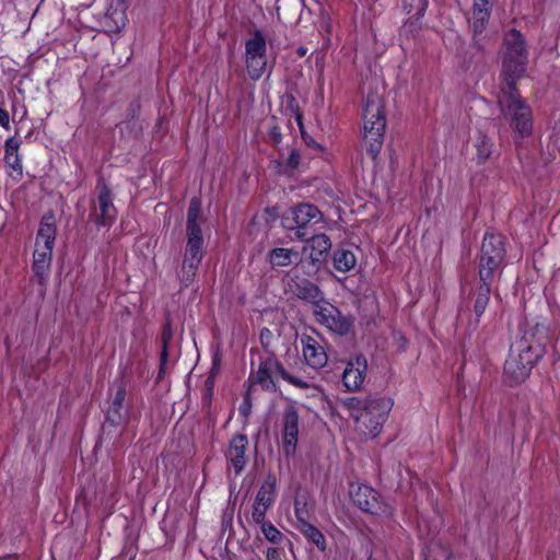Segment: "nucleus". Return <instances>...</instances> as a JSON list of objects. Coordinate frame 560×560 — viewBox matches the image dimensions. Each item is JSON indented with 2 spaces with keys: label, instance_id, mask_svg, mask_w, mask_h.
Returning <instances> with one entry per match:
<instances>
[{
  "label": "nucleus",
  "instance_id": "cd10ccee",
  "mask_svg": "<svg viewBox=\"0 0 560 560\" xmlns=\"http://www.w3.org/2000/svg\"><path fill=\"white\" fill-rule=\"evenodd\" d=\"M475 148L478 161L485 162L492 155L494 143L487 135L479 131L475 140Z\"/></svg>",
  "mask_w": 560,
  "mask_h": 560
},
{
  "label": "nucleus",
  "instance_id": "1a4fd4ad",
  "mask_svg": "<svg viewBox=\"0 0 560 560\" xmlns=\"http://www.w3.org/2000/svg\"><path fill=\"white\" fill-rule=\"evenodd\" d=\"M187 242L184 257H203V234L201 230V202L192 198L187 211Z\"/></svg>",
  "mask_w": 560,
  "mask_h": 560
},
{
  "label": "nucleus",
  "instance_id": "ddd939ff",
  "mask_svg": "<svg viewBox=\"0 0 560 560\" xmlns=\"http://www.w3.org/2000/svg\"><path fill=\"white\" fill-rule=\"evenodd\" d=\"M299 412L293 405L285 407L282 416V447L287 456L295 453L299 436Z\"/></svg>",
  "mask_w": 560,
  "mask_h": 560
},
{
  "label": "nucleus",
  "instance_id": "bb28decb",
  "mask_svg": "<svg viewBox=\"0 0 560 560\" xmlns=\"http://www.w3.org/2000/svg\"><path fill=\"white\" fill-rule=\"evenodd\" d=\"M125 397H126V390L122 386H119L116 390L114 398H113L112 405L107 411V419L115 424H119L124 419L122 404H124Z\"/></svg>",
  "mask_w": 560,
  "mask_h": 560
},
{
  "label": "nucleus",
  "instance_id": "5701e85b",
  "mask_svg": "<svg viewBox=\"0 0 560 560\" xmlns=\"http://www.w3.org/2000/svg\"><path fill=\"white\" fill-rule=\"evenodd\" d=\"M127 22L126 13L122 9H108L103 21V27L106 30V32L115 33L120 31Z\"/></svg>",
  "mask_w": 560,
  "mask_h": 560
},
{
  "label": "nucleus",
  "instance_id": "aec40b11",
  "mask_svg": "<svg viewBox=\"0 0 560 560\" xmlns=\"http://www.w3.org/2000/svg\"><path fill=\"white\" fill-rule=\"evenodd\" d=\"M267 259L273 268L288 267L300 260V254L293 248L277 247L268 253Z\"/></svg>",
  "mask_w": 560,
  "mask_h": 560
},
{
  "label": "nucleus",
  "instance_id": "4be33fe9",
  "mask_svg": "<svg viewBox=\"0 0 560 560\" xmlns=\"http://www.w3.org/2000/svg\"><path fill=\"white\" fill-rule=\"evenodd\" d=\"M202 257H184L178 279L183 287H188L195 279Z\"/></svg>",
  "mask_w": 560,
  "mask_h": 560
},
{
  "label": "nucleus",
  "instance_id": "ea45409f",
  "mask_svg": "<svg viewBox=\"0 0 560 560\" xmlns=\"http://www.w3.org/2000/svg\"><path fill=\"white\" fill-rule=\"evenodd\" d=\"M295 516H296V520H298L296 528L299 529L300 518H304V517H303V511H302V509L299 508V502L298 501H295Z\"/></svg>",
  "mask_w": 560,
  "mask_h": 560
},
{
  "label": "nucleus",
  "instance_id": "4c0bfd02",
  "mask_svg": "<svg viewBox=\"0 0 560 560\" xmlns=\"http://www.w3.org/2000/svg\"><path fill=\"white\" fill-rule=\"evenodd\" d=\"M0 126L4 129L10 128V116L9 113L0 107Z\"/></svg>",
  "mask_w": 560,
  "mask_h": 560
},
{
  "label": "nucleus",
  "instance_id": "6ab92c4d",
  "mask_svg": "<svg viewBox=\"0 0 560 560\" xmlns=\"http://www.w3.org/2000/svg\"><path fill=\"white\" fill-rule=\"evenodd\" d=\"M35 246L36 248L34 252L33 270L42 282L46 277L47 271L49 270L54 247L49 245L37 244H35Z\"/></svg>",
  "mask_w": 560,
  "mask_h": 560
},
{
  "label": "nucleus",
  "instance_id": "c9c22d12",
  "mask_svg": "<svg viewBox=\"0 0 560 560\" xmlns=\"http://www.w3.org/2000/svg\"><path fill=\"white\" fill-rule=\"evenodd\" d=\"M300 159L301 156L299 152L292 150L285 161L287 168H289L290 171L295 170L300 164Z\"/></svg>",
  "mask_w": 560,
  "mask_h": 560
},
{
  "label": "nucleus",
  "instance_id": "7c9ffc66",
  "mask_svg": "<svg viewBox=\"0 0 560 560\" xmlns=\"http://www.w3.org/2000/svg\"><path fill=\"white\" fill-rule=\"evenodd\" d=\"M173 329L170 322L165 323L162 329L161 335V343H162V353L160 358L161 366L163 368L168 359L170 349H171V342L173 340Z\"/></svg>",
  "mask_w": 560,
  "mask_h": 560
},
{
  "label": "nucleus",
  "instance_id": "2eb2a0df",
  "mask_svg": "<svg viewBox=\"0 0 560 560\" xmlns=\"http://www.w3.org/2000/svg\"><path fill=\"white\" fill-rule=\"evenodd\" d=\"M302 353L307 365L313 369H320L328 361L327 353L320 341L312 336L301 337Z\"/></svg>",
  "mask_w": 560,
  "mask_h": 560
},
{
  "label": "nucleus",
  "instance_id": "c756f323",
  "mask_svg": "<svg viewBox=\"0 0 560 560\" xmlns=\"http://www.w3.org/2000/svg\"><path fill=\"white\" fill-rule=\"evenodd\" d=\"M424 560H455V558L446 546L433 541L427 547Z\"/></svg>",
  "mask_w": 560,
  "mask_h": 560
},
{
  "label": "nucleus",
  "instance_id": "7ed1b4c3",
  "mask_svg": "<svg viewBox=\"0 0 560 560\" xmlns=\"http://www.w3.org/2000/svg\"><path fill=\"white\" fill-rule=\"evenodd\" d=\"M289 287L299 299L314 304L313 313L322 325L341 336L350 331L353 325L352 317L343 315L336 306L324 301L322 292L316 284L307 279H291Z\"/></svg>",
  "mask_w": 560,
  "mask_h": 560
},
{
  "label": "nucleus",
  "instance_id": "6e6552de",
  "mask_svg": "<svg viewBox=\"0 0 560 560\" xmlns=\"http://www.w3.org/2000/svg\"><path fill=\"white\" fill-rule=\"evenodd\" d=\"M539 354L532 346L521 343L512 346L509 358L504 364V376L511 385L524 382L534 364L538 360Z\"/></svg>",
  "mask_w": 560,
  "mask_h": 560
},
{
  "label": "nucleus",
  "instance_id": "c85d7f7f",
  "mask_svg": "<svg viewBox=\"0 0 560 560\" xmlns=\"http://www.w3.org/2000/svg\"><path fill=\"white\" fill-rule=\"evenodd\" d=\"M357 264L354 254L351 250L339 249L334 255V266L338 271L347 272Z\"/></svg>",
  "mask_w": 560,
  "mask_h": 560
},
{
  "label": "nucleus",
  "instance_id": "9d476101",
  "mask_svg": "<svg viewBox=\"0 0 560 560\" xmlns=\"http://www.w3.org/2000/svg\"><path fill=\"white\" fill-rule=\"evenodd\" d=\"M246 68L253 80H258L265 72L266 40L261 32L256 31L254 36L245 43Z\"/></svg>",
  "mask_w": 560,
  "mask_h": 560
},
{
  "label": "nucleus",
  "instance_id": "2f4dec72",
  "mask_svg": "<svg viewBox=\"0 0 560 560\" xmlns=\"http://www.w3.org/2000/svg\"><path fill=\"white\" fill-rule=\"evenodd\" d=\"M492 283L483 284L480 287L479 292L475 300L474 311L477 317H480L489 303V295Z\"/></svg>",
  "mask_w": 560,
  "mask_h": 560
},
{
  "label": "nucleus",
  "instance_id": "412c9836",
  "mask_svg": "<svg viewBox=\"0 0 560 560\" xmlns=\"http://www.w3.org/2000/svg\"><path fill=\"white\" fill-rule=\"evenodd\" d=\"M56 238V226L52 215H45L42 219L36 236L37 245H49L54 247Z\"/></svg>",
  "mask_w": 560,
  "mask_h": 560
},
{
  "label": "nucleus",
  "instance_id": "a211bd4d",
  "mask_svg": "<svg viewBox=\"0 0 560 560\" xmlns=\"http://www.w3.org/2000/svg\"><path fill=\"white\" fill-rule=\"evenodd\" d=\"M493 0H474L470 24L475 39L481 34L488 24Z\"/></svg>",
  "mask_w": 560,
  "mask_h": 560
},
{
  "label": "nucleus",
  "instance_id": "f3484780",
  "mask_svg": "<svg viewBox=\"0 0 560 560\" xmlns=\"http://www.w3.org/2000/svg\"><path fill=\"white\" fill-rule=\"evenodd\" d=\"M303 252H310V258L313 264L319 262L329 253L331 248L330 238L324 233H313L306 240Z\"/></svg>",
  "mask_w": 560,
  "mask_h": 560
},
{
  "label": "nucleus",
  "instance_id": "f257e3e1",
  "mask_svg": "<svg viewBox=\"0 0 560 560\" xmlns=\"http://www.w3.org/2000/svg\"><path fill=\"white\" fill-rule=\"evenodd\" d=\"M502 86L498 94L501 113L511 117L515 132L524 137L532 132V110L520 96L515 82L523 78L527 68L528 54L523 35L516 30L505 33L502 46Z\"/></svg>",
  "mask_w": 560,
  "mask_h": 560
},
{
  "label": "nucleus",
  "instance_id": "393cba45",
  "mask_svg": "<svg viewBox=\"0 0 560 560\" xmlns=\"http://www.w3.org/2000/svg\"><path fill=\"white\" fill-rule=\"evenodd\" d=\"M276 498V478L273 476H268L265 481L261 483L256 498L255 503H259L261 505L271 506L275 502Z\"/></svg>",
  "mask_w": 560,
  "mask_h": 560
},
{
  "label": "nucleus",
  "instance_id": "9b49d317",
  "mask_svg": "<svg viewBox=\"0 0 560 560\" xmlns=\"http://www.w3.org/2000/svg\"><path fill=\"white\" fill-rule=\"evenodd\" d=\"M353 503L362 511L374 515H389L390 509L383 503L378 492L370 486L359 485L351 490Z\"/></svg>",
  "mask_w": 560,
  "mask_h": 560
},
{
  "label": "nucleus",
  "instance_id": "f03ea898",
  "mask_svg": "<svg viewBox=\"0 0 560 560\" xmlns=\"http://www.w3.org/2000/svg\"><path fill=\"white\" fill-rule=\"evenodd\" d=\"M355 424V431L364 436L376 438L390 412L394 401L386 396L351 397L345 401Z\"/></svg>",
  "mask_w": 560,
  "mask_h": 560
},
{
  "label": "nucleus",
  "instance_id": "b1692460",
  "mask_svg": "<svg viewBox=\"0 0 560 560\" xmlns=\"http://www.w3.org/2000/svg\"><path fill=\"white\" fill-rule=\"evenodd\" d=\"M20 140L10 137L4 145V161L14 171L22 173V162L19 155Z\"/></svg>",
  "mask_w": 560,
  "mask_h": 560
},
{
  "label": "nucleus",
  "instance_id": "dca6fc26",
  "mask_svg": "<svg viewBox=\"0 0 560 560\" xmlns=\"http://www.w3.org/2000/svg\"><path fill=\"white\" fill-rule=\"evenodd\" d=\"M247 438L243 434H237L233 436L230 441L229 450L226 452V458L230 462L231 466L234 468L236 474H240L247 463Z\"/></svg>",
  "mask_w": 560,
  "mask_h": 560
},
{
  "label": "nucleus",
  "instance_id": "a19ab883",
  "mask_svg": "<svg viewBox=\"0 0 560 560\" xmlns=\"http://www.w3.org/2000/svg\"><path fill=\"white\" fill-rule=\"evenodd\" d=\"M242 411H243V413H246L247 408H244V409L242 408Z\"/></svg>",
  "mask_w": 560,
  "mask_h": 560
},
{
  "label": "nucleus",
  "instance_id": "39448f33",
  "mask_svg": "<svg viewBox=\"0 0 560 560\" xmlns=\"http://www.w3.org/2000/svg\"><path fill=\"white\" fill-rule=\"evenodd\" d=\"M385 127L383 98L378 94H369L364 107L363 142L368 155L373 160L382 149Z\"/></svg>",
  "mask_w": 560,
  "mask_h": 560
},
{
  "label": "nucleus",
  "instance_id": "f8f14e48",
  "mask_svg": "<svg viewBox=\"0 0 560 560\" xmlns=\"http://www.w3.org/2000/svg\"><path fill=\"white\" fill-rule=\"evenodd\" d=\"M97 199L94 202L91 217L97 225H110L116 218V208L113 203L110 189L104 183L96 186Z\"/></svg>",
  "mask_w": 560,
  "mask_h": 560
},
{
  "label": "nucleus",
  "instance_id": "20e7f679",
  "mask_svg": "<svg viewBox=\"0 0 560 560\" xmlns=\"http://www.w3.org/2000/svg\"><path fill=\"white\" fill-rule=\"evenodd\" d=\"M506 246L502 234L487 232L482 238L478 273L483 284L493 283L505 266Z\"/></svg>",
  "mask_w": 560,
  "mask_h": 560
},
{
  "label": "nucleus",
  "instance_id": "79ce46f5",
  "mask_svg": "<svg viewBox=\"0 0 560 560\" xmlns=\"http://www.w3.org/2000/svg\"><path fill=\"white\" fill-rule=\"evenodd\" d=\"M242 411H243V413H246L247 408H244V409L242 408Z\"/></svg>",
  "mask_w": 560,
  "mask_h": 560
},
{
  "label": "nucleus",
  "instance_id": "473e14b6",
  "mask_svg": "<svg viewBox=\"0 0 560 560\" xmlns=\"http://www.w3.org/2000/svg\"><path fill=\"white\" fill-rule=\"evenodd\" d=\"M402 7L407 14L419 19L427 10L428 0H402Z\"/></svg>",
  "mask_w": 560,
  "mask_h": 560
},
{
  "label": "nucleus",
  "instance_id": "f704fd0d",
  "mask_svg": "<svg viewBox=\"0 0 560 560\" xmlns=\"http://www.w3.org/2000/svg\"><path fill=\"white\" fill-rule=\"evenodd\" d=\"M268 509H269V506L261 505L259 503L254 502L253 513H252V518H253L254 523H256L258 525L266 523L265 517H266V513H267Z\"/></svg>",
  "mask_w": 560,
  "mask_h": 560
},
{
  "label": "nucleus",
  "instance_id": "0eeeda50",
  "mask_svg": "<svg viewBox=\"0 0 560 560\" xmlns=\"http://www.w3.org/2000/svg\"><path fill=\"white\" fill-rule=\"evenodd\" d=\"M278 374L284 381L296 387H308V384L305 381L289 374L278 359L272 354L261 359L257 371L250 373L249 381L252 385H259L264 390L275 392L277 389L276 375Z\"/></svg>",
  "mask_w": 560,
  "mask_h": 560
},
{
  "label": "nucleus",
  "instance_id": "a878e982",
  "mask_svg": "<svg viewBox=\"0 0 560 560\" xmlns=\"http://www.w3.org/2000/svg\"><path fill=\"white\" fill-rule=\"evenodd\" d=\"M299 530L305 536V538L316 545L318 549L322 551L326 549L327 545L323 533L305 518H300Z\"/></svg>",
  "mask_w": 560,
  "mask_h": 560
},
{
  "label": "nucleus",
  "instance_id": "423d86ee",
  "mask_svg": "<svg viewBox=\"0 0 560 560\" xmlns=\"http://www.w3.org/2000/svg\"><path fill=\"white\" fill-rule=\"evenodd\" d=\"M323 222V213L311 203H300L290 208L281 218L283 229L294 231L298 240H306L322 228Z\"/></svg>",
  "mask_w": 560,
  "mask_h": 560
},
{
  "label": "nucleus",
  "instance_id": "72a5a7b5",
  "mask_svg": "<svg viewBox=\"0 0 560 560\" xmlns=\"http://www.w3.org/2000/svg\"><path fill=\"white\" fill-rule=\"evenodd\" d=\"M260 529L265 538L272 544H278L283 538V534L270 522L261 524Z\"/></svg>",
  "mask_w": 560,
  "mask_h": 560
},
{
  "label": "nucleus",
  "instance_id": "e433bc0d",
  "mask_svg": "<svg viewBox=\"0 0 560 560\" xmlns=\"http://www.w3.org/2000/svg\"><path fill=\"white\" fill-rule=\"evenodd\" d=\"M283 550L278 548H268L266 551L267 560H282Z\"/></svg>",
  "mask_w": 560,
  "mask_h": 560
},
{
  "label": "nucleus",
  "instance_id": "58836bf2",
  "mask_svg": "<svg viewBox=\"0 0 560 560\" xmlns=\"http://www.w3.org/2000/svg\"><path fill=\"white\" fill-rule=\"evenodd\" d=\"M270 137L275 144H278L281 142L282 135H281L280 128L278 126H273L270 129Z\"/></svg>",
  "mask_w": 560,
  "mask_h": 560
},
{
  "label": "nucleus",
  "instance_id": "4468645a",
  "mask_svg": "<svg viewBox=\"0 0 560 560\" xmlns=\"http://www.w3.org/2000/svg\"><path fill=\"white\" fill-rule=\"evenodd\" d=\"M368 362L364 357H355L350 360L342 373V382L347 390H359L365 380Z\"/></svg>",
  "mask_w": 560,
  "mask_h": 560
}]
</instances>
